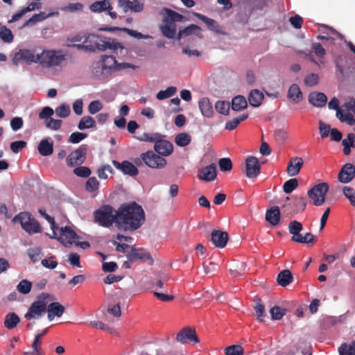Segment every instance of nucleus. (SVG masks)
I'll return each mask as SVG.
<instances>
[{
  "instance_id": "nucleus-1",
  "label": "nucleus",
  "mask_w": 355,
  "mask_h": 355,
  "mask_svg": "<svg viewBox=\"0 0 355 355\" xmlns=\"http://www.w3.org/2000/svg\"><path fill=\"white\" fill-rule=\"evenodd\" d=\"M117 228L133 232L141 227L146 217L142 207L135 202L123 203L118 208Z\"/></svg>"
},
{
  "instance_id": "nucleus-2",
  "label": "nucleus",
  "mask_w": 355,
  "mask_h": 355,
  "mask_svg": "<svg viewBox=\"0 0 355 355\" xmlns=\"http://www.w3.org/2000/svg\"><path fill=\"white\" fill-rule=\"evenodd\" d=\"M166 135L158 132L143 133L137 139L141 141L153 142L155 151L163 157L170 155L173 151L172 143L165 139Z\"/></svg>"
},
{
  "instance_id": "nucleus-3",
  "label": "nucleus",
  "mask_w": 355,
  "mask_h": 355,
  "mask_svg": "<svg viewBox=\"0 0 355 355\" xmlns=\"http://www.w3.org/2000/svg\"><path fill=\"white\" fill-rule=\"evenodd\" d=\"M84 43L87 44V45H92L94 49V52L96 49L100 51L110 49L113 51V52L118 53L119 51L121 53L124 49V47L121 44L118 42L116 40L110 37H103V39H101L95 34L85 35Z\"/></svg>"
},
{
  "instance_id": "nucleus-4",
  "label": "nucleus",
  "mask_w": 355,
  "mask_h": 355,
  "mask_svg": "<svg viewBox=\"0 0 355 355\" xmlns=\"http://www.w3.org/2000/svg\"><path fill=\"white\" fill-rule=\"evenodd\" d=\"M94 222L99 226L109 228L114 223L117 227L118 209L115 210L110 205L100 207L94 211Z\"/></svg>"
},
{
  "instance_id": "nucleus-5",
  "label": "nucleus",
  "mask_w": 355,
  "mask_h": 355,
  "mask_svg": "<svg viewBox=\"0 0 355 355\" xmlns=\"http://www.w3.org/2000/svg\"><path fill=\"white\" fill-rule=\"evenodd\" d=\"M15 223H19L21 227L30 234L41 232L39 223L28 212H21L13 218Z\"/></svg>"
},
{
  "instance_id": "nucleus-6",
  "label": "nucleus",
  "mask_w": 355,
  "mask_h": 355,
  "mask_svg": "<svg viewBox=\"0 0 355 355\" xmlns=\"http://www.w3.org/2000/svg\"><path fill=\"white\" fill-rule=\"evenodd\" d=\"M49 297V295L46 293L38 295L37 300L31 304L27 313L24 315V318L27 320L40 318L46 311V304L45 300Z\"/></svg>"
},
{
  "instance_id": "nucleus-7",
  "label": "nucleus",
  "mask_w": 355,
  "mask_h": 355,
  "mask_svg": "<svg viewBox=\"0 0 355 355\" xmlns=\"http://www.w3.org/2000/svg\"><path fill=\"white\" fill-rule=\"evenodd\" d=\"M64 60V55L60 51L54 50L43 51L38 55L37 60L42 66L44 67H51L58 66Z\"/></svg>"
},
{
  "instance_id": "nucleus-8",
  "label": "nucleus",
  "mask_w": 355,
  "mask_h": 355,
  "mask_svg": "<svg viewBox=\"0 0 355 355\" xmlns=\"http://www.w3.org/2000/svg\"><path fill=\"white\" fill-rule=\"evenodd\" d=\"M329 190V185L326 182L319 183L309 189L307 195L313 204L315 206L322 205L325 200V196Z\"/></svg>"
},
{
  "instance_id": "nucleus-9",
  "label": "nucleus",
  "mask_w": 355,
  "mask_h": 355,
  "mask_svg": "<svg viewBox=\"0 0 355 355\" xmlns=\"http://www.w3.org/2000/svg\"><path fill=\"white\" fill-rule=\"evenodd\" d=\"M141 158L148 166L152 168H162L166 164V159L153 150L141 153Z\"/></svg>"
},
{
  "instance_id": "nucleus-10",
  "label": "nucleus",
  "mask_w": 355,
  "mask_h": 355,
  "mask_svg": "<svg viewBox=\"0 0 355 355\" xmlns=\"http://www.w3.org/2000/svg\"><path fill=\"white\" fill-rule=\"evenodd\" d=\"M86 155L87 146L85 144L81 145L67 156L66 159L67 164L71 167L80 166L85 161Z\"/></svg>"
},
{
  "instance_id": "nucleus-11",
  "label": "nucleus",
  "mask_w": 355,
  "mask_h": 355,
  "mask_svg": "<svg viewBox=\"0 0 355 355\" xmlns=\"http://www.w3.org/2000/svg\"><path fill=\"white\" fill-rule=\"evenodd\" d=\"M38 55L39 54L35 55L32 50L20 49L18 52L15 53L12 62L15 66H18L21 62H25L28 64L38 62Z\"/></svg>"
},
{
  "instance_id": "nucleus-12",
  "label": "nucleus",
  "mask_w": 355,
  "mask_h": 355,
  "mask_svg": "<svg viewBox=\"0 0 355 355\" xmlns=\"http://www.w3.org/2000/svg\"><path fill=\"white\" fill-rule=\"evenodd\" d=\"M175 340L182 344L187 343H198L200 342V340L197 336L196 329L190 327H185L182 328L177 334Z\"/></svg>"
},
{
  "instance_id": "nucleus-13",
  "label": "nucleus",
  "mask_w": 355,
  "mask_h": 355,
  "mask_svg": "<svg viewBox=\"0 0 355 355\" xmlns=\"http://www.w3.org/2000/svg\"><path fill=\"white\" fill-rule=\"evenodd\" d=\"M261 165L259 159L250 156L245 159V174L248 178L254 179L260 173Z\"/></svg>"
},
{
  "instance_id": "nucleus-14",
  "label": "nucleus",
  "mask_w": 355,
  "mask_h": 355,
  "mask_svg": "<svg viewBox=\"0 0 355 355\" xmlns=\"http://www.w3.org/2000/svg\"><path fill=\"white\" fill-rule=\"evenodd\" d=\"M79 238L78 235L68 226L61 227L58 239L66 247L71 245Z\"/></svg>"
},
{
  "instance_id": "nucleus-15",
  "label": "nucleus",
  "mask_w": 355,
  "mask_h": 355,
  "mask_svg": "<svg viewBox=\"0 0 355 355\" xmlns=\"http://www.w3.org/2000/svg\"><path fill=\"white\" fill-rule=\"evenodd\" d=\"M144 0H119V6L125 12L131 10L134 12H140L144 10Z\"/></svg>"
},
{
  "instance_id": "nucleus-16",
  "label": "nucleus",
  "mask_w": 355,
  "mask_h": 355,
  "mask_svg": "<svg viewBox=\"0 0 355 355\" xmlns=\"http://www.w3.org/2000/svg\"><path fill=\"white\" fill-rule=\"evenodd\" d=\"M355 177V166L352 164H345L338 173V180L342 183H348Z\"/></svg>"
},
{
  "instance_id": "nucleus-17",
  "label": "nucleus",
  "mask_w": 355,
  "mask_h": 355,
  "mask_svg": "<svg viewBox=\"0 0 355 355\" xmlns=\"http://www.w3.org/2000/svg\"><path fill=\"white\" fill-rule=\"evenodd\" d=\"M229 236L226 232L221 230H213L211 233L210 241L218 248H223L228 241Z\"/></svg>"
},
{
  "instance_id": "nucleus-18",
  "label": "nucleus",
  "mask_w": 355,
  "mask_h": 355,
  "mask_svg": "<svg viewBox=\"0 0 355 355\" xmlns=\"http://www.w3.org/2000/svg\"><path fill=\"white\" fill-rule=\"evenodd\" d=\"M112 164L117 169L120 170L125 175L135 176L139 173L137 168L133 164L127 160L123 161L121 163L116 160H113Z\"/></svg>"
},
{
  "instance_id": "nucleus-19",
  "label": "nucleus",
  "mask_w": 355,
  "mask_h": 355,
  "mask_svg": "<svg viewBox=\"0 0 355 355\" xmlns=\"http://www.w3.org/2000/svg\"><path fill=\"white\" fill-rule=\"evenodd\" d=\"M127 257L130 261L141 259L150 260L151 263L153 262V259L148 252L144 249H136L134 247L132 248L131 252L127 254Z\"/></svg>"
},
{
  "instance_id": "nucleus-20",
  "label": "nucleus",
  "mask_w": 355,
  "mask_h": 355,
  "mask_svg": "<svg viewBox=\"0 0 355 355\" xmlns=\"http://www.w3.org/2000/svg\"><path fill=\"white\" fill-rule=\"evenodd\" d=\"M302 166V158L300 157H293L288 163L286 172L289 176H295L300 173Z\"/></svg>"
},
{
  "instance_id": "nucleus-21",
  "label": "nucleus",
  "mask_w": 355,
  "mask_h": 355,
  "mask_svg": "<svg viewBox=\"0 0 355 355\" xmlns=\"http://www.w3.org/2000/svg\"><path fill=\"white\" fill-rule=\"evenodd\" d=\"M198 178L206 182H211L216 178V169L214 164L203 167L199 172Z\"/></svg>"
},
{
  "instance_id": "nucleus-22",
  "label": "nucleus",
  "mask_w": 355,
  "mask_h": 355,
  "mask_svg": "<svg viewBox=\"0 0 355 355\" xmlns=\"http://www.w3.org/2000/svg\"><path fill=\"white\" fill-rule=\"evenodd\" d=\"M308 101L315 107H322L327 104V97L322 92H312L309 94Z\"/></svg>"
},
{
  "instance_id": "nucleus-23",
  "label": "nucleus",
  "mask_w": 355,
  "mask_h": 355,
  "mask_svg": "<svg viewBox=\"0 0 355 355\" xmlns=\"http://www.w3.org/2000/svg\"><path fill=\"white\" fill-rule=\"evenodd\" d=\"M287 97L294 104L303 100V94L298 85L294 83L289 87Z\"/></svg>"
},
{
  "instance_id": "nucleus-24",
  "label": "nucleus",
  "mask_w": 355,
  "mask_h": 355,
  "mask_svg": "<svg viewBox=\"0 0 355 355\" xmlns=\"http://www.w3.org/2000/svg\"><path fill=\"white\" fill-rule=\"evenodd\" d=\"M200 28L195 24H191L183 29H180L178 31L177 39L180 40L182 37H187L189 35H195L199 38L202 37V35L200 33Z\"/></svg>"
},
{
  "instance_id": "nucleus-25",
  "label": "nucleus",
  "mask_w": 355,
  "mask_h": 355,
  "mask_svg": "<svg viewBox=\"0 0 355 355\" xmlns=\"http://www.w3.org/2000/svg\"><path fill=\"white\" fill-rule=\"evenodd\" d=\"M64 311V307L58 302H51L48 306V318L53 320L55 316L60 317Z\"/></svg>"
},
{
  "instance_id": "nucleus-26",
  "label": "nucleus",
  "mask_w": 355,
  "mask_h": 355,
  "mask_svg": "<svg viewBox=\"0 0 355 355\" xmlns=\"http://www.w3.org/2000/svg\"><path fill=\"white\" fill-rule=\"evenodd\" d=\"M266 220L272 225H277L280 220V211L278 207L274 206L266 213Z\"/></svg>"
},
{
  "instance_id": "nucleus-27",
  "label": "nucleus",
  "mask_w": 355,
  "mask_h": 355,
  "mask_svg": "<svg viewBox=\"0 0 355 355\" xmlns=\"http://www.w3.org/2000/svg\"><path fill=\"white\" fill-rule=\"evenodd\" d=\"M93 12H102L107 10H112V7L110 0L95 1L89 6Z\"/></svg>"
},
{
  "instance_id": "nucleus-28",
  "label": "nucleus",
  "mask_w": 355,
  "mask_h": 355,
  "mask_svg": "<svg viewBox=\"0 0 355 355\" xmlns=\"http://www.w3.org/2000/svg\"><path fill=\"white\" fill-rule=\"evenodd\" d=\"M101 64L104 67L107 71L111 74L112 71H116V60L112 55H102Z\"/></svg>"
},
{
  "instance_id": "nucleus-29",
  "label": "nucleus",
  "mask_w": 355,
  "mask_h": 355,
  "mask_svg": "<svg viewBox=\"0 0 355 355\" xmlns=\"http://www.w3.org/2000/svg\"><path fill=\"white\" fill-rule=\"evenodd\" d=\"M199 108L202 114L205 117H211L213 115L212 105L208 98H202L198 102Z\"/></svg>"
},
{
  "instance_id": "nucleus-30",
  "label": "nucleus",
  "mask_w": 355,
  "mask_h": 355,
  "mask_svg": "<svg viewBox=\"0 0 355 355\" xmlns=\"http://www.w3.org/2000/svg\"><path fill=\"white\" fill-rule=\"evenodd\" d=\"M162 12L166 14L164 18V22L175 24V21H182L184 19L183 15L169 8H165L162 10Z\"/></svg>"
},
{
  "instance_id": "nucleus-31",
  "label": "nucleus",
  "mask_w": 355,
  "mask_h": 355,
  "mask_svg": "<svg viewBox=\"0 0 355 355\" xmlns=\"http://www.w3.org/2000/svg\"><path fill=\"white\" fill-rule=\"evenodd\" d=\"M92 73L99 80H105L111 75L108 71L104 69V67L99 61L93 64Z\"/></svg>"
},
{
  "instance_id": "nucleus-32",
  "label": "nucleus",
  "mask_w": 355,
  "mask_h": 355,
  "mask_svg": "<svg viewBox=\"0 0 355 355\" xmlns=\"http://www.w3.org/2000/svg\"><path fill=\"white\" fill-rule=\"evenodd\" d=\"M37 150L42 156H49L53 152V143L47 139H42L38 144Z\"/></svg>"
},
{
  "instance_id": "nucleus-33",
  "label": "nucleus",
  "mask_w": 355,
  "mask_h": 355,
  "mask_svg": "<svg viewBox=\"0 0 355 355\" xmlns=\"http://www.w3.org/2000/svg\"><path fill=\"white\" fill-rule=\"evenodd\" d=\"M293 275L289 270H283L277 277V282L278 284L283 287L288 286L293 282Z\"/></svg>"
},
{
  "instance_id": "nucleus-34",
  "label": "nucleus",
  "mask_w": 355,
  "mask_h": 355,
  "mask_svg": "<svg viewBox=\"0 0 355 355\" xmlns=\"http://www.w3.org/2000/svg\"><path fill=\"white\" fill-rule=\"evenodd\" d=\"M263 99V94L258 89H253L248 96L249 103L253 107L259 106Z\"/></svg>"
},
{
  "instance_id": "nucleus-35",
  "label": "nucleus",
  "mask_w": 355,
  "mask_h": 355,
  "mask_svg": "<svg viewBox=\"0 0 355 355\" xmlns=\"http://www.w3.org/2000/svg\"><path fill=\"white\" fill-rule=\"evenodd\" d=\"M162 33L166 37L173 39L176 35V25L169 22H164V24L160 26Z\"/></svg>"
},
{
  "instance_id": "nucleus-36",
  "label": "nucleus",
  "mask_w": 355,
  "mask_h": 355,
  "mask_svg": "<svg viewBox=\"0 0 355 355\" xmlns=\"http://www.w3.org/2000/svg\"><path fill=\"white\" fill-rule=\"evenodd\" d=\"M307 205L305 196H295L293 200V210L295 213L303 211Z\"/></svg>"
},
{
  "instance_id": "nucleus-37",
  "label": "nucleus",
  "mask_w": 355,
  "mask_h": 355,
  "mask_svg": "<svg viewBox=\"0 0 355 355\" xmlns=\"http://www.w3.org/2000/svg\"><path fill=\"white\" fill-rule=\"evenodd\" d=\"M302 224L297 220H293L288 224V231L293 234L291 241H293L294 238H299L301 235L300 232L302 230Z\"/></svg>"
},
{
  "instance_id": "nucleus-38",
  "label": "nucleus",
  "mask_w": 355,
  "mask_h": 355,
  "mask_svg": "<svg viewBox=\"0 0 355 355\" xmlns=\"http://www.w3.org/2000/svg\"><path fill=\"white\" fill-rule=\"evenodd\" d=\"M51 14L46 15L44 12H40L37 14L33 15L31 18L25 21L24 26H32L37 22H40L46 19Z\"/></svg>"
},
{
  "instance_id": "nucleus-39",
  "label": "nucleus",
  "mask_w": 355,
  "mask_h": 355,
  "mask_svg": "<svg viewBox=\"0 0 355 355\" xmlns=\"http://www.w3.org/2000/svg\"><path fill=\"white\" fill-rule=\"evenodd\" d=\"M20 322L19 316L15 313H10L6 315L4 320V325L8 329L15 328Z\"/></svg>"
},
{
  "instance_id": "nucleus-40",
  "label": "nucleus",
  "mask_w": 355,
  "mask_h": 355,
  "mask_svg": "<svg viewBox=\"0 0 355 355\" xmlns=\"http://www.w3.org/2000/svg\"><path fill=\"white\" fill-rule=\"evenodd\" d=\"M339 355H355V340L351 343H342L338 348Z\"/></svg>"
},
{
  "instance_id": "nucleus-41",
  "label": "nucleus",
  "mask_w": 355,
  "mask_h": 355,
  "mask_svg": "<svg viewBox=\"0 0 355 355\" xmlns=\"http://www.w3.org/2000/svg\"><path fill=\"white\" fill-rule=\"evenodd\" d=\"M194 15L202 20L207 26L209 29L216 31V33H220L219 30L217 29L218 26L216 24L215 20L197 12H194Z\"/></svg>"
},
{
  "instance_id": "nucleus-42",
  "label": "nucleus",
  "mask_w": 355,
  "mask_h": 355,
  "mask_svg": "<svg viewBox=\"0 0 355 355\" xmlns=\"http://www.w3.org/2000/svg\"><path fill=\"white\" fill-rule=\"evenodd\" d=\"M247 107V101L245 97L236 96L232 101V109L235 111L241 110Z\"/></svg>"
},
{
  "instance_id": "nucleus-43",
  "label": "nucleus",
  "mask_w": 355,
  "mask_h": 355,
  "mask_svg": "<svg viewBox=\"0 0 355 355\" xmlns=\"http://www.w3.org/2000/svg\"><path fill=\"white\" fill-rule=\"evenodd\" d=\"M96 125L95 120L90 116H83L79 121L78 128L79 130H83L94 128Z\"/></svg>"
},
{
  "instance_id": "nucleus-44",
  "label": "nucleus",
  "mask_w": 355,
  "mask_h": 355,
  "mask_svg": "<svg viewBox=\"0 0 355 355\" xmlns=\"http://www.w3.org/2000/svg\"><path fill=\"white\" fill-rule=\"evenodd\" d=\"M287 313L286 309L282 308L279 306H274L270 310L271 318L273 320H281Z\"/></svg>"
},
{
  "instance_id": "nucleus-45",
  "label": "nucleus",
  "mask_w": 355,
  "mask_h": 355,
  "mask_svg": "<svg viewBox=\"0 0 355 355\" xmlns=\"http://www.w3.org/2000/svg\"><path fill=\"white\" fill-rule=\"evenodd\" d=\"M175 141L178 146L184 147L191 143V137L188 133H180L176 135Z\"/></svg>"
},
{
  "instance_id": "nucleus-46",
  "label": "nucleus",
  "mask_w": 355,
  "mask_h": 355,
  "mask_svg": "<svg viewBox=\"0 0 355 355\" xmlns=\"http://www.w3.org/2000/svg\"><path fill=\"white\" fill-rule=\"evenodd\" d=\"M255 305L254 306L256 315L257 317V320L259 322L263 321V317L265 316V306L264 304L262 303L261 300L260 298H258L255 300Z\"/></svg>"
},
{
  "instance_id": "nucleus-47",
  "label": "nucleus",
  "mask_w": 355,
  "mask_h": 355,
  "mask_svg": "<svg viewBox=\"0 0 355 355\" xmlns=\"http://www.w3.org/2000/svg\"><path fill=\"white\" fill-rule=\"evenodd\" d=\"M336 117L341 122H346L349 125H355V119L349 112L343 113V111H338L336 113Z\"/></svg>"
},
{
  "instance_id": "nucleus-48",
  "label": "nucleus",
  "mask_w": 355,
  "mask_h": 355,
  "mask_svg": "<svg viewBox=\"0 0 355 355\" xmlns=\"http://www.w3.org/2000/svg\"><path fill=\"white\" fill-rule=\"evenodd\" d=\"M177 92V88L173 86H171L166 88L165 90L159 91L156 97L158 100H164L169 97L173 96Z\"/></svg>"
},
{
  "instance_id": "nucleus-49",
  "label": "nucleus",
  "mask_w": 355,
  "mask_h": 355,
  "mask_svg": "<svg viewBox=\"0 0 355 355\" xmlns=\"http://www.w3.org/2000/svg\"><path fill=\"white\" fill-rule=\"evenodd\" d=\"M248 117V114H243L242 115L232 119V121L227 122L225 124V129L229 130H234L241 121H243Z\"/></svg>"
},
{
  "instance_id": "nucleus-50",
  "label": "nucleus",
  "mask_w": 355,
  "mask_h": 355,
  "mask_svg": "<svg viewBox=\"0 0 355 355\" xmlns=\"http://www.w3.org/2000/svg\"><path fill=\"white\" fill-rule=\"evenodd\" d=\"M0 38L4 42L10 43L13 41V35L12 31L6 26L0 27Z\"/></svg>"
},
{
  "instance_id": "nucleus-51",
  "label": "nucleus",
  "mask_w": 355,
  "mask_h": 355,
  "mask_svg": "<svg viewBox=\"0 0 355 355\" xmlns=\"http://www.w3.org/2000/svg\"><path fill=\"white\" fill-rule=\"evenodd\" d=\"M55 112L58 116L66 118L70 114L71 110L69 105L66 103H62L55 108Z\"/></svg>"
},
{
  "instance_id": "nucleus-52",
  "label": "nucleus",
  "mask_w": 355,
  "mask_h": 355,
  "mask_svg": "<svg viewBox=\"0 0 355 355\" xmlns=\"http://www.w3.org/2000/svg\"><path fill=\"white\" fill-rule=\"evenodd\" d=\"M99 182L95 177L89 178L85 184V189L88 192H94L98 191Z\"/></svg>"
},
{
  "instance_id": "nucleus-53",
  "label": "nucleus",
  "mask_w": 355,
  "mask_h": 355,
  "mask_svg": "<svg viewBox=\"0 0 355 355\" xmlns=\"http://www.w3.org/2000/svg\"><path fill=\"white\" fill-rule=\"evenodd\" d=\"M32 288V283L27 279L21 280L17 286L19 293L26 295L31 292Z\"/></svg>"
},
{
  "instance_id": "nucleus-54",
  "label": "nucleus",
  "mask_w": 355,
  "mask_h": 355,
  "mask_svg": "<svg viewBox=\"0 0 355 355\" xmlns=\"http://www.w3.org/2000/svg\"><path fill=\"white\" fill-rule=\"evenodd\" d=\"M315 241V236L308 232L304 236L301 234L299 238L296 237L293 239V242L299 243H313Z\"/></svg>"
},
{
  "instance_id": "nucleus-55",
  "label": "nucleus",
  "mask_w": 355,
  "mask_h": 355,
  "mask_svg": "<svg viewBox=\"0 0 355 355\" xmlns=\"http://www.w3.org/2000/svg\"><path fill=\"white\" fill-rule=\"evenodd\" d=\"M298 185L297 180L295 178L290 179L284 182L283 185L284 192L286 193H291L294 191Z\"/></svg>"
},
{
  "instance_id": "nucleus-56",
  "label": "nucleus",
  "mask_w": 355,
  "mask_h": 355,
  "mask_svg": "<svg viewBox=\"0 0 355 355\" xmlns=\"http://www.w3.org/2000/svg\"><path fill=\"white\" fill-rule=\"evenodd\" d=\"M225 355H243V348L239 345H230L225 349Z\"/></svg>"
},
{
  "instance_id": "nucleus-57",
  "label": "nucleus",
  "mask_w": 355,
  "mask_h": 355,
  "mask_svg": "<svg viewBox=\"0 0 355 355\" xmlns=\"http://www.w3.org/2000/svg\"><path fill=\"white\" fill-rule=\"evenodd\" d=\"M215 109L220 114L227 115L229 113L230 103L225 101H218L215 104Z\"/></svg>"
},
{
  "instance_id": "nucleus-58",
  "label": "nucleus",
  "mask_w": 355,
  "mask_h": 355,
  "mask_svg": "<svg viewBox=\"0 0 355 355\" xmlns=\"http://www.w3.org/2000/svg\"><path fill=\"white\" fill-rule=\"evenodd\" d=\"M103 107L102 102L99 100L92 101L88 105V112L91 114H95Z\"/></svg>"
},
{
  "instance_id": "nucleus-59",
  "label": "nucleus",
  "mask_w": 355,
  "mask_h": 355,
  "mask_svg": "<svg viewBox=\"0 0 355 355\" xmlns=\"http://www.w3.org/2000/svg\"><path fill=\"white\" fill-rule=\"evenodd\" d=\"M91 173V170L87 166H79L73 169V173L80 178H88Z\"/></svg>"
},
{
  "instance_id": "nucleus-60",
  "label": "nucleus",
  "mask_w": 355,
  "mask_h": 355,
  "mask_svg": "<svg viewBox=\"0 0 355 355\" xmlns=\"http://www.w3.org/2000/svg\"><path fill=\"white\" fill-rule=\"evenodd\" d=\"M87 137L86 133L75 132L71 134L68 139L69 143L78 144Z\"/></svg>"
},
{
  "instance_id": "nucleus-61",
  "label": "nucleus",
  "mask_w": 355,
  "mask_h": 355,
  "mask_svg": "<svg viewBox=\"0 0 355 355\" xmlns=\"http://www.w3.org/2000/svg\"><path fill=\"white\" fill-rule=\"evenodd\" d=\"M42 340L39 339V336H35L31 345L32 350L36 352L37 355H45L44 351L42 348Z\"/></svg>"
},
{
  "instance_id": "nucleus-62",
  "label": "nucleus",
  "mask_w": 355,
  "mask_h": 355,
  "mask_svg": "<svg viewBox=\"0 0 355 355\" xmlns=\"http://www.w3.org/2000/svg\"><path fill=\"white\" fill-rule=\"evenodd\" d=\"M218 165L221 171H230L232 168V162L230 158L220 159Z\"/></svg>"
},
{
  "instance_id": "nucleus-63",
  "label": "nucleus",
  "mask_w": 355,
  "mask_h": 355,
  "mask_svg": "<svg viewBox=\"0 0 355 355\" xmlns=\"http://www.w3.org/2000/svg\"><path fill=\"white\" fill-rule=\"evenodd\" d=\"M274 136H275L276 142L279 145H282L286 141L287 137H288V134L285 130L279 129V130H277L276 131H275Z\"/></svg>"
},
{
  "instance_id": "nucleus-64",
  "label": "nucleus",
  "mask_w": 355,
  "mask_h": 355,
  "mask_svg": "<svg viewBox=\"0 0 355 355\" xmlns=\"http://www.w3.org/2000/svg\"><path fill=\"white\" fill-rule=\"evenodd\" d=\"M343 193L349 199L351 205L355 207V191L353 188L344 187Z\"/></svg>"
}]
</instances>
